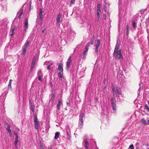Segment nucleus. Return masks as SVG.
<instances>
[{"label":"nucleus","mask_w":149,"mask_h":149,"mask_svg":"<svg viewBox=\"0 0 149 149\" xmlns=\"http://www.w3.org/2000/svg\"><path fill=\"white\" fill-rule=\"evenodd\" d=\"M114 56L115 57L117 58H123V56L121 53V52L120 50L117 51V52H116L114 54V52L113 53Z\"/></svg>","instance_id":"1"},{"label":"nucleus","mask_w":149,"mask_h":149,"mask_svg":"<svg viewBox=\"0 0 149 149\" xmlns=\"http://www.w3.org/2000/svg\"><path fill=\"white\" fill-rule=\"evenodd\" d=\"M111 103L112 105V107L113 112H116V104L114 102V99L112 98L111 99Z\"/></svg>","instance_id":"2"},{"label":"nucleus","mask_w":149,"mask_h":149,"mask_svg":"<svg viewBox=\"0 0 149 149\" xmlns=\"http://www.w3.org/2000/svg\"><path fill=\"white\" fill-rule=\"evenodd\" d=\"M84 116V113H80L79 116V120L80 122L79 123L80 125H82L83 124V118Z\"/></svg>","instance_id":"3"},{"label":"nucleus","mask_w":149,"mask_h":149,"mask_svg":"<svg viewBox=\"0 0 149 149\" xmlns=\"http://www.w3.org/2000/svg\"><path fill=\"white\" fill-rule=\"evenodd\" d=\"M71 61L70 58H69L66 62V68L67 70H69Z\"/></svg>","instance_id":"4"},{"label":"nucleus","mask_w":149,"mask_h":149,"mask_svg":"<svg viewBox=\"0 0 149 149\" xmlns=\"http://www.w3.org/2000/svg\"><path fill=\"white\" fill-rule=\"evenodd\" d=\"M62 14L61 13H59L57 16L56 18V21L58 23L61 22V17Z\"/></svg>","instance_id":"5"},{"label":"nucleus","mask_w":149,"mask_h":149,"mask_svg":"<svg viewBox=\"0 0 149 149\" xmlns=\"http://www.w3.org/2000/svg\"><path fill=\"white\" fill-rule=\"evenodd\" d=\"M29 106L31 111L33 113L34 111V106L32 104L31 100L29 101Z\"/></svg>","instance_id":"6"},{"label":"nucleus","mask_w":149,"mask_h":149,"mask_svg":"<svg viewBox=\"0 0 149 149\" xmlns=\"http://www.w3.org/2000/svg\"><path fill=\"white\" fill-rule=\"evenodd\" d=\"M28 19H26L25 23H24V31H26L27 29H28Z\"/></svg>","instance_id":"7"},{"label":"nucleus","mask_w":149,"mask_h":149,"mask_svg":"<svg viewBox=\"0 0 149 149\" xmlns=\"http://www.w3.org/2000/svg\"><path fill=\"white\" fill-rule=\"evenodd\" d=\"M85 50L83 52V58L84 59L86 58V54L87 53L88 49V47H86L85 48Z\"/></svg>","instance_id":"8"},{"label":"nucleus","mask_w":149,"mask_h":149,"mask_svg":"<svg viewBox=\"0 0 149 149\" xmlns=\"http://www.w3.org/2000/svg\"><path fill=\"white\" fill-rule=\"evenodd\" d=\"M66 132H67V137L68 140L70 139V129L69 128H66Z\"/></svg>","instance_id":"9"},{"label":"nucleus","mask_w":149,"mask_h":149,"mask_svg":"<svg viewBox=\"0 0 149 149\" xmlns=\"http://www.w3.org/2000/svg\"><path fill=\"white\" fill-rule=\"evenodd\" d=\"M30 44V42L29 41H27L24 44V46H23L22 48L27 49L28 48V46Z\"/></svg>","instance_id":"10"},{"label":"nucleus","mask_w":149,"mask_h":149,"mask_svg":"<svg viewBox=\"0 0 149 149\" xmlns=\"http://www.w3.org/2000/svg\"><path fill=\"white\" fill-rule=\"evenodd\" d=\"M40 13L39 14V16L40 17V20L41 22L42 21V13H43L42 9H39Z\"/></svg>","instance_id":"11"},{"label":"nucleus","mask_w":149,"mask_h":149,"mask_svg":"<svg viewBox=\"0 0 149 149\" xmlns=\"http://www.w3.org/2000/svg\"><path fill=\"white\" fill-rule=\"evenodd\" d=\"M58 71L60 72H63V70L62 64H58Z\"/></svg>","instance_id":"12"},{"label":"nucleus","mask_w":149,"mask_h":149,"mask_svg":"<svg viewBox=\"0 0 149 149\" xmlns=\"http://www.w3.org/2000/svg\"><path fill=\"white\" fill-rule=\"evenodd\" d=\"M84 146L85 147V149H88V142L87 140V139H84Z\"/></svg>","instance_id":"13"},{"label":"nucleus","mask_w":149,"mask_h":149,"mask_svg":"<svg viewBox=\"0 0 149 149\" xmlns=\"http://www.w3.org/2000/svg\"><path fill=\"white\" fill-rule=\"evenodd\" d=\"M100 40H97L96 41V43L95 45V47H97V48H99L100 46Z\"/></svg>","instance_id":"14"},{"label":"nucleus","mask_w":149,"mask_h":149,"mask_svg":"<svg viewBox=\"0 0 149 149\" xmlns=\"http://www.w3.org/2000/svg\"><path fill=\"white\" fill-rule=\"evenodd\" d=\"M55 95L54 93H52L51 95V98L50 100V101L53 102V101L55 98Z\"/></svg>","instance_id":"15"},{"label":"nucleus","mask_w":149,"mask_h":149,"mask_svg":"<svg viewBox=\"0 0 149 149\" xmlns=\"http://www.w3.org/2000/svg\"><path fill=\"white\" fill-rule=\"evenodd\" d=\"M62 72H59L58 73V76L59 78V80L61 81H62V78L63 76L62 74L61 73Z\"/></svg>","instance_id":"16"},{"label":"nucleus","mask_w":149,"mask_h":149,"mask_svg":"<svg viewBox=\"0 0 149 149\" xmlns=\"http://www.w3.org/2000/svg\"><path fill=\"white\" fill-rule=\"evenodd\" d=\"M23 14V11L22 10H20L19 12L17 13V16L18 15V18L20 19L21 17V16Z\"/></svg>","instance_id":"17"},{"label":"nucleus","mask_w":149,"mask_h":149,"mask_svg":"<svg viewBox=\"0 0 149 149\" xmlns=\"http://www.w3.org/2000/svg\"><path fill=\"white\" fill-rule=\"evenodd\" d=\"M62 104V101L61 100H59L58 101V103L57 105V108L58 110H60V107L61 104Z\"/></svg>","instance_id":"18"},{"label":"nucleus","mask_w":149,"mask_h":149,"mask_svg":"<svg viewBox=\"0 0 149 149\" xmlns=\"http://www.w3.org/2000/svg\"><path fill=\"white\" fill-rule=\"evenodd\" d=\"M107 5L109 6L108 4L104 2L103 4V10L105 12H107L106 8Z\"/></svg>","instance_id":"19"},{"label":"nucleus","mask_w":149,"mask_h":149,"mask_svg":"<svg viewBox=\"0 0 149 149\" xmlns=\"http://www.w3.org/2000/svg\"><path fill=\"white\" fill-rule=\"evenodd\" d=\"M34 123L35 124L39 123L38 121V119L37 118V116L36 115H34Z\"/></svg>","instance_id":"20"},{"label":"nucleus","mask_w":149,"mask_h":149,"mask_svg":"<svg viewBox=\"0 0 149 149\" xmlns=\"http://www.w3.org/2000/svg\"><path fill=\"white\" fill-rule=\"evenodd\" d=\"M141 123L143 125H147V122L144 118H142L141 119Z\"/></svg>","instance_id":"21"},{"label":"nucleus","mask_w":149,"mask_h":149,"mask_svg":"<svg viewBox=\"0 0 149 149\" xmlns=\"http://www.w3.org/2000/svg\"><path fill=\"white\" fill-rule=\"evenodd\" d=\"M60 134V132H57L55 133L54 139H57L59 137Z\"/></svg>","instance_id":"22"},{"label":"nucleus","mask_w":149,"mask_h":149,"mask_svg":"<svg viewBox=\"0 0 149 149\" xmlns=\"http://www.w3.org/2000/svg\"><path fill=\"white\" fill-rule=\"evenodd\" d=\"M112 91L113 92V93L115 97H117V94L116 91H115L114 88L113 87H112Z\"/></svg>","instance_id":"23"},{"label":"nucleus","mask_w":149,"mask_h":149,"mask_svg":"<svg viewBox=\"0 0 149 149\" xmlns=\"http://www.w3.org/2000/svg\"><path fill=\"white\" fill-rule=\"evenodd\" d=\"M100 13H99L96 12V19L97 21H98L100 18Z\"/></svg>","instance_id":"24"},{"label":"nucleus","mask_w":149,"mask_h":149,"mask_svg":"<svg viewBox=\"0 0 149 149\" xmlns=\"http://www.w3.org/2000/svg\"><path fill=\"white\" fill-rule=\"evenodd\" d=\"M119 45L117 44V43L116 44L115 48L114 49V54L116 52H117V51H118V47Z\"/></svg>","instance_id":"25"},{"label":"nucleus","mask_w":149,"mask_h":149,"mask_svg":"<svg viewBox=\"0 0 149 149\" xmlns=\"http://www.w3.org/2000/svg\"><path fill=\"white\" fill-rule=\"evenodd\" d=\"M36 60V57L34 56L33 57L32 60V64L33 65H35V61Z\"/></svg>","instance_id":"26"},{"label":"nucleus","mask_w":149,"mask_h":149,"mask_svg":"<svg viewBox=\"0 0 149 149\" xmlns=\"http://www.w3.org/2000/svg\"><path fill=\"white\" fill-rule=\"evenodd\" d=\"M133 27L134 29H136V24L134 21L132 22Z\"/></svg>","instance_id":"27"},{"label":"nucleus","mask_w":149,"mask_h":149,"mask_svg":"<svg viewBox=\"0 0 149 149\" xmlns=\"http://www.w3.org/2000/svg\"><path fill=\"white\" fill-rule=\"evenodd\" d=\"M35 128L37 130H38L39 129V123L35 124Z\"/></svg>","instance_id":"28"},{"label":"nucleus","mask_w":149,"mask_h":149,"mask_svg":"<svg viewBox=\"0 0 149 149\" xmlns=\"http://www.w3.org/2000/svg\"><path fill=\"white\" fill-rule=\"evenodd\" d=\"M116 89H117V92H118V94L121 95V93L120 92V90L119 89V88L118 87H117L116 88Z\"/></svg>","instance_id":"29"},{"label":"nucleus","mask_w":149,"mask_h":149,"mask_svg":"<svg viewBox=\"0 0 149 149\" xmlns=\"http://www.w3.org/2000/svg\"><path fill=\"white\" fill-rule=\"evenodd\" d=\"M94 42L91 40V42H89L88 43V44H87V46H86V47H88L90 46V45H93V44Z\"/></svg>","instance_id":"30"},{"label":"nucleus","mask_w":149,"mask_h":149,"mask_svg":"<svg viewBox=\"0 0 149 149\" xmlns=\"http://www.w3.org/2000/svg\"><path fill=\"white\" fill-rule=\"evenodd\" d=\"M10 125H8L7 126V127L6 129V130L8 131V132L11 131V130L10 129Z\"/></svg>","instance_id":"31"},{"label":"nucleus","mask_w":149,"mask_h":149,"mask_svg":"<svg viewBox=\"0 0 149 149\" xmlns=\"http://www.w3.org/2000/svg\"><path fill=\"white\" fill-rule=\"evenodd\" d=\"M26 49H24V48H22V54L23 55H24L26 53Z\"/></svg>","instance_id":"32"},{"label":"nucleus","mask_w":149,"mask_h":149,"mask_svg":"<svg viewBox=\"0 0 149 149\" xmlns=\"http://www.w3.org/2000/svg\"><path fill=\"white\" fill-rule=\"evenodd\" d=\"M18 138H15V144H17L18 142Z\"/></svg>","instance_id":"33"},{"label":"nucleus","mask_w":149,"mask_h":149,"mask_svg":"<svg viewBox=\"0 0 149 149\" xmlns=\"http://www.w3.org/2000/svg\"><path fill=\"white\" fill-rule=\"evenodd\" d=\"M38 76L39 77H38V79L39 80L42 82V76Z\"/></svg>","instance_id":"34"},{"label":"nucleus","mask_w":149,"mask_h":149,"mask_svg":"<svg viewBox=\"0 0 149 149\" xmlns=\"http://www.w3.org/2000/svg\"><path fill=\"white\" fill-rule=\"evenodd\" d=\"M38 76H42L41 71L40 70H39L38 72Z\"/></svg>","instance_id":"35"},{"label":"nucleus","mask_w":149,"mask_h":149,"mask_svg":"<svg viewBox=\"0 0 149 149\" xmlns=\"http://www.w3.org/2000/svg\"><path fill=\"white\" fill-rule=\"evenodd\" d=\"M34 65H33L32 64V65H31V71H32L33 70V68H34Z\"/></svg>","instance_id":"36"},{"label":"nucleus","mask_w":149,"mask_h":149,"mask_svg":"<svg viewBox=\"0 0 149 149\" xmlns=\"http://www.w3.org/2000/svg\"><path fill=\"white\" fill-rule=\"evenodd\" d=\"M128 149H134V147L133 144L130 145Z\"/></svg>","instance_id":"37"},{"label":"nucleus","mask_w":149,"mask_h":149,"mask_svg":"<svg viewBox=\"0 0 149 149\" xmlns=\"http://www.w3.org/2000/svg\"><path fill=\"white\" fill-rule=\"evenodd\" d=\"M11 81H12V80L10 79V81L8 84V87H11Z\"/></svg>","instance_id":"38"},{"label":"nucleus","mask_w":149,"mask_h":149,"mask_svg":"<svg viewBox=\"0 0 149 149\" xmlns=\"http://www.w3.org/2000/svg\"><path fill=\"white\" fill-rule=\"evenodd\" d=\"M98 48L97 47H95V53L97 54L98 52Z\"/></svg>","instance_id":"39"},{"label":"nucleus","mask_w":149,"mask_h":149,"mask_svg":"<svg viewBox=\"0 0 149 149\" xmlns=\"http://www.w3.org/2000/svg\"><path fill=\"white\" fill-rule=\"evenodd\" d=\"M95 39V36H93L91 38V40L94 42Z\"/></svg>","instance_id":"40"},{"label":"nucleus","mask_w":149,"mask_h":149,"mask_svg":"<svg viewBox=\"0 0 149 149\" xmlns=\"http://www.w3.org/2000/svg\"><path fill=\"white\" fill-rule=\"evenodd\" d=\"M101 12V10L100 8H97V10L96 12H98H98L99 13H100Z\"/></svg>","instance_id":"41"},{"label":"nucleus","mask_w":149,"mask_h":149,"mask_svg":"<svg viewBox=\"0 0 149 149\" xmlns=\"http://www.w3.org/2000/svg\"><path fill=\"white\" fill-rule=\"evenodd\" d=\"M75 0H71L70 2V5L73 4L74 3Z\"/></svg>","instance_id":"42"},{"label":"nucleus","mask_w":149,"mask_h":149,"mask_svg":"<svg viewBox=\"0 0 149 149\" xmlns=\"http://www.w3.org/2000/svg\"><path fill=\"white\" fill-rule=\"evenodd\" d=\"M14 134L16 136L15 138H18V134L17 133L15 132H14Z\"/></svg>","instance_id":"43"},{"label":"nucleus","mask_w":149,"mask_h":149,"mask_svg":"<svg viewBox=\"0 0 149 149\" xmlns=\"http://www.w3.org/2000/svg\"><path fill=\"white\" fill-rule=\"evenodd\" d=\"M46 30V28H45L42 30V31H41L42 33H44L45 32V31Z\"/></svg>","instance_id":"44"},{"label":"nucleus","mask_w":149,"mask_h":149,"mask_svg":"<svg viewBox=\"0 0 149 149\" xmlns=\"http://www.w3.org/2000/svg\"><path fill=\"white\" fill-rule=\"evenodd\" d=\"M145 107L147 109V111H149V108L148 107V106L147 105H146L145 106Z\"/></svg>","instance_id":"45"},{"label":"nucleus","mask_w":149,"mask_h":149,"mask_svg":"<svg viewBox=\"0 0 149 149\" xmlns=\"http://www.w3.org/2000/svg\"><path fill=\"white\" fill-rule=\"evenodd\" d=\"M14 29H12V31H11V35L12 36H13V35L14 34Z\"/></svg>","instance_id":"46"},{"label":"nucleus","mask_w":149,"mask_h":149,"mask_svg":"<svg viewBox=\"0 0 149 149\" xmlns=\"http://www.w3.org/2000/svg\"><path fill=\"white\" fill-rule=\"evenodd\" d=\"M126 28H127V31H129L130 30V28L129 27V26L128 25H127L126 26Z\"/></svg>","instance_id":"47"},{"label":"nucleus","mask_w":149,"mask_h":149,"mask_svg":"<svg viewBox=\"0 0 149 149\" xmlns=\"http://www.w3.org/2000/svg\"><path fill=\"white\" fill-rule=\"evenodd\" d=\"M101 5L100 4H99L97 5V8H100Z\"/></svg>","instance_id":"48"},{"label":"nucleus","mask_w":149,"mask_h":149,"mask_svg":"<svg viewBox=\"0 0 149 149\" xmlns=\"http://www.w3.org/2000/svg\"><path fill=\"white\" fill-rule=\"evenodd\" d=\"M8 133H9L10 136L11 137L12 136V134L11 132V131L9 132Z\"/></svg>","instance_id":"49"},{"label":"nucleus","mask_w":149,"mask_h":149,"mask_svg":"<svg viewBox=\"0 0 149 149\" xmlns=\"http://www.w3.org/2000/svg\"><path fill=\"white\" fill-rule=\"evenodd\" d=\"M15 149H18L17 144H15Z\"/></svg>","instance_id":"50"},{"label":"nucleus","mask_w":149,"mask_h":149,"mask_svg":"<svg viewBox=\"0 0 149 149\" xmlns=\"http://www.w3.org/2000/svg\"><path fill=\"white\" fill-rule=\"evenodd\" d=\"M147 125H149V119H148V118H147Z\"/></svg>","instance_id":"51"},{"label":"nucleus","mask_w":149,"mask_h":149,"mask_svg":"<svg viewBox=\"0 0 149 149\" xmlns=\"http://www.w3.org/2000/svg\"><path fill=\"white\" fill-rule=\"evenodd\" d=\"M50 69V65H49L47 67V69L49 70Z\"/></svg>","instance_id":"52"},{"label":"nucleus","mask_w":149,"mask_h":149,"mask_svg":"<svg viewBox=\"0 0 149 149\" xmlns=\"http://www.w3.org/2000/svg\"><path fill=\"white\" fill-rule=\"evenodd\" d=\"M103 17L104 19H106V14H104L103 15Z\"/></svg>","instance_id":"53"},{"label":"nucleus","mask_w":149,"mask_h":149,"mask_svg":"<svg viewBox=\"0 0 149 149\" xmlns=\"http://www.w3.org/2000/svg\"><path fill=\"white\" fill-rule=\"evenodd\" d=\"M41 23H42V22H41L40 21V20H39V22L38 23L39 24L41 25Z\"/></svg>","instance_id":"54"},{"label":"nucleus","mask_w":149,"mask_h":149,"mask_svg":"<svg viewBox=\"0 0 149 149\" xmlns=\"http://www.w3.org/2000/svg\"><path fill=\"white\" fill-rule=\"evenodd\" d=\"M129 33V31H127V35H128Z\"/></svg>","instance_id":"55"},{"label":"nucleus","mask_w":149,"mask_h":149,"mask_svg":"<svg viewBox=\"0 0 149 149\" xmlns=\"http://www.w3.org/2000/svg\"><path fill=\"white\" fill-rule=\"evenodd\" d=\"M48 149H52V147H49L48 148Z\"/></svg>","instance_id":"56"},{"label":"nucleus","mask_w":149,"mask_h":149,"mask_svg":"<svg viewBox=\"0 0 149 149\" xmlns=\"http://www.w3.org/2000/svg\"><path fill=\"white\" fill-rule=\"evenodd\" d=\"M90 141H91V142H92L93 141H94L93 139H92Z\"/></svg>","instance_id":"57"},{"label":"nucleus","mask_w":149,"mask_h":149,"mask_svg":"<svg viewBox=\"0 0 149 149\" xmlns=\"http://www.w3.org/2000/svg\"><path fill=\"white\" fill-rule=\"evenodd\" d=\"M136 149H139V148L138 147H137L136 148Z\"/></svg>","instance_id":"58"},{"label":"nucleus","mask_w":149,"mask_h":149,"mask_svg":"<svg viewBox=\"0 0 149 149\" xmlns=\"http://www.w3.org/2000/svg\"><path fill=\"white\" fill-rule=\"evenodd\" d=\"M106 88V86H104V89H105Z\"/></svg>","instance_id":"59"},{"label":"nucleus","mask_w":149,"mask_h":149,"mask_svg":"<svg viewBox=\"0 0 149 149\" xmlns=\"http://www.w3.org/2000/svg\"><path fill=\"white\" fill-rule=\"evenodd\" d=\"M94 143L96 145L95 142V141H94Z\"/></svg>","instance_id":"60"},{"label":"nucleus","mask_w":149,"mask_h":149,"mask_svg":"<svg viewBox=\"0 0 149 149\" xmlns=\"http://www.w3.org/2000/svg\"><path fill=\"white\" fill-rule=\"evenodd\" d=\"M121 1V0H119V2L120 1Z\"/></svg>","instance_id":"61"},{"label":"nucleus","mask_w":149,"mask_h":149,"mask_svg":"<svg viewBox=\"0 0 149 149\" xmlns=\"http://www.w3.org/2000/svg\"><path fill=\"white\" fill-rule=\"evenodd\" d=\"M95 149H98V148H96Z\"/></svg>","instance_id":"62"},{"label":"nucleus","mask_w":149,"mask_h":149,"mask_svg":"<svg viewBox=\"0 0 149 149\" xmlns=\"http://www.w3.org/2000/svg\"><path fill=\"white\" fill-rule=\"evenodd\" d=\"M42 0H39V1H41Z\"/></svg>","instance_id":"63"},{"label":"nucleus","mask_w":149,"mask_h":149,"mask_svg":"<svg viewBox=\"0 0 149 149\" xmlns=\"http://www.w3.org/2000/svg\"><path fill=\"white\" fill-rule=\"evenodd\" d=\"M18 131H19V129H18Z\"/></svg>","instance_id":"64"}]
</instances>
